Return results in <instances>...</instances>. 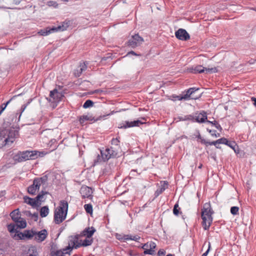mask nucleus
Returning a JSON list of instances; mask_svg holds the SVG:
<instances>
[{"label":"nucleus","instance_id":"obj_47","mask_svg":"<svg viewBox=\"0 0 256 256\" xmlns=\"http://www.w3.org/2000/svg\"><path fill=\"white\" fill-rule=\"evenodd\" d=\"M210 132H212V135L214 136H215V137H219L220 136V134L218 133H217L216 134V131H214L212 132V130H210Z\"/></svg>","mask_w":256,"mask_h":256},{"label":"nucleus","instance_id":"obj_1","mask_svg":"<svg viewBox=\"0 0 256 256\" xmlns=\"http://www.w3.org/2000/svg\"><path fill=\"white\" fill-rule=\"evenodd\" d=\"M18 136V130L14 128L2 130L0 131V148L10 145Z\"/></svg>","mask_w":256,"mask_h":256},{"label":"nucleus","instance_id":"obj_11","mask_svg":"<svg viewBox=\"0 0 256 256\" xmlns=\"http://www.w3.org/2000/svg\"><path fill=\"white\" fill-rule=\"evenodd\" d=\"M156 247V244L153 242H148L145 244L142 248L144 250L145 254L153 255L155 253L154 249Z\"/></svg>","mask_w":256,"mask_h":256},{"label":"nucleus","instance_id":"obj_16","mask_svg":"<svg viewBox=\"0 0 256 256\" xmlns=\"http://www.w3.org/2000/svg\"><path fill=\"white\" fill-rule=\"evenodd\" d=\"M176 38L181 40H187L190 39V36L187 32L183 28H180L175 32Z\"/></svg>","mask_w":256,"mask_h":256},{"label":"nucleus","instance_id":"obj_31","mask_svg":"<svg viewBox=\"0 0 256 256\" xmlns=\"http://www.w3.org/2000/svg\"><path fill=\"white\" fill-rule=\"evenodd\" d=\"M49 212V209L48 206H44L41 208L40 210V216L41 217L44 218L48 216Z\"/></svg>","mask_w":256,"mask_h":256},{"label":"nucleus","instance_id":"obj_48","mask_svg":"<svg viewBox=\"0 0 256 256\" xmlns=\"http://www.w3.org/2000/svg\"><path fill=\"white\" fill-rule=\"evenodd\" d=\"M11 100H12V99L10 100L6 104H2L0 106H2V108H4V109L6 108V107L8 104L10 102Z\"/></svg>","mask_w":256,"mask_h":256},{"label":"nucleus","instance_id":"obj_5","mask_svg":"<svg viewBox=\"0 0 256 256\" xmlns=\"http://www.w3.org/2000/svg\"><path fill=\"white\" fill-rule=\"evenodd\" d=\"M38 152L25 151L20 152L14 156V160L18 162H24L29 159H35L37 158Z\"/></svg>","mask_w":256,"mask_h":256},{"label":"nucleus","instance_id":"obj_24","mask_svg":"<svg viewBox=\"0 0 256 256\" xmlns=\"http://www.w3.org/2000/svg\"><path fill=\"white\" fill-rule=\"evenodd\" d=\"M15 222L16 224V226L18 228H24L26 226V220L20 217L19 218V220H16Z\"/></svg>","mask_w":256,"mask_h":256},{"label":"nucleus","instance_id":"obj_38","mask_svg":"<svg viewBox=\"0 0 256 256\" xmlns=\"http://www.w3.org/2000/svg\"><path fill=\"white\" fill-rule=\"evenodd\" d=\"M48 6H53L54 8H56L58 6V4L55 1H49L48 2Z\"/></svg>","mask_w":256,"mask_h":256},{"label":"nucleus","instance_id":"obj_18","mask_svg":"<svg viewBox=\"0 0 256 256\" xmlns=\"http://www.w3.org/2000/svg\"><path fill=\"white\" fill-rule=\"evenodd\" d=\"M40 180H34L33 184L28 188V192L32 195H34L36 194V192L39 190Z\"/></svg>","mask_w":256,"mask_h":256},{"label":"nucleus","instance_id":"obj_49","mask_svg":"<svg viewBox=\"0 0 256 256\" xmlns=\"http://www.w3.org/2000/svg\"><path fill=\"white\" fill-rule=\"evenodd\" d=\"M173 98H174V100H184V98H182V96H173Z\"/></svg>","mask_w":256,"mask_h":256},{"label":"nucleus","instance_id":"obj_34","mask_svg":"<svg viewBox=\"0 0 256 256\" xmlns=\"http://www.w3.org/2000/svg\"><path fill=\"white\" fill-rule=\"evenodd\" d=\"M94 102L92 100H88L86 101L83 105V107L85 108H90L92 106Z\"/></svg>","mask_w":256,"mask_h":256},{"label":"nucleus","instance_id":"obj_55","mask_svg":"<svg viewBox=\"0 0 256 256\" xmlns=\"http://www.w3.org/2000/svg\"><path fill=\"white\" fill-rule=\"evenodd\" d=\"M207 122H208V123H210L214 125V122H211V121H210V120H208Z\"/></svg>","mask_w":256,"mask_h":256},{"label":"nucleus","instance_id":"obj_50","mask_svg":"<svg viewBox=\"0 0 256 256\" xmlns=\"http://www.w3.org/2000/svg\"><path fill=\"white\" fill-rule=\"evenodd\" d=\"M200 142L202 144H204L206 146L208 145V142L206 141L204 138H202L200 140Z\"/></svg>","mask_w":256,"mask_h":256},{"label":"nucleus","instance_id":"obj_29","mask_svg":"<svg viewBox=\"0 0 256 256\" xmlns=\"http://www.w3.org/2000/svg\"><path fill=\"white\" fill-rule=\"evenodd\" d=\"M10 216L12 219L15 222L16 220H18L20 217L18 213V210H13L10 214Z\"/></svg>","mask_w":256,"mask_h":256},{"label":"nucleus","instance_id":"obj_28","mask_svg":"<svg viewBox=\"0 0 256 256\" xmlns=\"http://www.w3.org/2000/svg\"><path fill=\"white\" fill-rule=\"evenodd\" d=\"M46 192L42 191L36 197V201H37L38 204H40V202L44 200V196L48 194Z\"/></svg>","mask_w":256,"mask_h":256},{"label":"nucleus","instance_id":"obj_39","mask_svg":"<svg viewBox=\"0 0 256 256\" xmlns=\"http://www.w3.org/2000/svg\"><path fill=\"white\" fill-rule=\"evenodd\" d=\"M82 72L80 71V67L78 66L76 70L74 71V74L76 77H79L81 74H82Z\"/></svg>","mask_w":256,"mask_h":256},{"label":"nucleus","instance_id":"obj_17","mask_svg":"<svg viewBox=\"0 0 256 256\" xmlns=\"http://www.w3.org/2000/svg\"><path fill=\"white\" fill-rule=\"evenodd\" d=\"M144 123V122H142L140 120H136L132 122L126 121L122 124V125L120 126L118 128H128L138 126L140 124H143Z\"/></svg>","mask_w":256,"mask_h":256},{"label":"nucleus","instance_id":"obj_58","mask_svg":"<svg viewBox=\"0 0 256 256\" xmlns=\"http://www.w3.org/2000/svg\"><path fill=\"white\" fill-rule=\"evenodd\" d=\"M130 53H131V54H135V52H133V51H132V52H130Z\"/></svg>","mask_w":256,"mask_h":256},{"label":"nucleus","instance_id":"obj_33","mask_svg":"<svg viewBox=\"0 0 256 256\" xmlns=\"http://www.w3.org/2000/svg\"><path fill=\"white\" fill-rule=\"evenodd\" d=\"M88 64V62H80V64L79 66L80 67V71L84 72L85 71L87 68V66Z\"/></svg>","mask_w":256,"mask_h":256},{"label":"nucleus","instance_id":"obj_56","mask_svg":"<svg viewBox=\"0 0 256 256\" xmlns=\"http://www.w3.org/2000/svg\"><path fill=\"white\" fill-rule=\"evenodd\" d=\"M198 138L200 140L202 138L201 137L200 135V134H199V135L198 136Z\"/></svg>","mask_w":256,"mask_h":256},{"label":"nucleus","instance_id":"obj_12","mask_svg":"<svg viewBox=\"0 0 256 256\" xmlns=\"http://www.w3.org/2000/svg\"><path fill=\"white\" fill-rule=\"evenodd\" d=\"M34 240L38 242H42L47 238L48 233L46 229H44L39 232H34Z\"/></svg>","mask_w":256,"mask_h":256},{"label":"nucleus","instance_id":"obj_10","mask_svg":"<svg viewBox=\"0 0 256 256\" xmlns=\"http://www.w3.org/2000/svg\"><path fill=\"white\" fill-rule=\"evenodd\" d=\"M110 152V149L108 148L104 150H100L101 156L98 154L97 160H94V164H96L98 162H100L102 160L105 162L109 160L111 157V154Z\"/></svg>","mask_w":256,"mask_h":256},{"label":"nucleus","instance_id":"obj_14","mask_svg":"<svg viewBox=\"0 0 256 256\" xmlns=\"http://www.w3.org/2000/svg\"><path fill=\"white\" fill-rule=\"evenodd\" d=\"M80 192L82 198H92V190L86 186H82L80 190Z\"/></svg>","mask_w":256,"mask_h":256},{"label":"nucleus","instance_id":"obj_15","mask_svg":"<svg viewBox=\"0 0 256 256\" xmlns=\"http://www.w3.org/2000/svg\"><path fill=\"white\" fill-rule=\"evenodd\" d=\"M116 238L120 240H124V241L128 240H132L136 242H138L140 239V236H132L129 234H116Z\"/></svg>","mask_w":256,"mask_h":256},{"label":"nucleus","instance_id":"obj_54","mask_svg":"<svg viewBox=\"0 0 256 256\" xmlns=\"http://www.w3.org/2000/svg\"><path fill=\"white\" fill-rule=\"evenodd\" d=\"M112 142H113V144H114V143H115L116 142H118V140L117 138H116V140L113 138Z\"/></svg>","mask_w":256,"mask_h":256},{"label":"nucleus","instance_id":"obj_3","mask_svg":"<svg viewBox=\"0 0 256 256\" xmlns=\"http://www.w3.org/2000/svg\"><path fill=\"white\" fill-rule=\"evenodd\" d=\"M214 213L210 202L204 204L202 209L201 216L202 220V224L205 230H208L210 226L213 219L212 215Z\"/></svg>","mask_w":256,"mask_h":256},{"label":"nucleus","instance_id":"obj_25","mask_svg":"<svg viewBox=\"0 0 256 256\" xmlns=\"http://www.w3.org/2000/svg\"><path fill=\"white\" fill-rule=\"evenodd\" d=\"M26 256H38L37 248L34 246H32L28 250Z\"/></svg>","mask_w":256,"mask_h":256},{"label":"nucleus","instance_id":"obj_51","mask_svg":"<svg viewBox=\"0 0 256 256\" xmlns=\"http://www.w3.org/2000/svg\"><path fill=\"white\" fill-rule=\"evenodd\" d=\"M32 217H34L35 218V220H36L38 218V212H34V214H32Z\"/></svg>","mask_w":256,"mask_h":256},{"label":"nucleus","instance_id":"obj_8","mask_svg":"<svg viewBox=\"0 0 256 256\" xmlns=\"http://www.w3.org/2000/svg\"><path fill=\"white\" fill-rule=\"evenodd\" d=\"M144 41V38L140 36L138 34H136L129 39L128 44L131 48H134L142 44Z\"/></svg>","mask_w":256,"mask_h":256},{"label":"nucleus","instance_id":"obj_2","mask_svg":"<svg viewBox=\"0 0 256 256\" xmlns=\"http://www.w3.org/2000/svg\"><path fill=\"white\" fill-rule=\"evenodd\" d=\"M80 235L72 236L68 238L67 250L70 249H76L80 246H87L92 244L93 240L86 237L84 240L80 239Z\"/></svg>","mask_w":256,"mask_h":256},{"label":"nucleus","instance_id":"obj_59","mask_svg":"<svg viewBox=\"0 0 256 256\" xmlns=\"http://www.w3.org/2000/svg\"><path fill=\"white\" fill-rule=\"evenodd\" d=\"M202 167V164H200L199 166H198V168H201Z\"/></svg>","mask_w":256,"mask_h":256},{"label":"nucleus","instance_id":"obj_37","mask_svg":"<svg viewBox=\"0 0 256 256\" xmlns=\"http://www.w3.org/2000/svg\"><path fill=\"white\" fill-rule=\"evenodd\" d=\"M16 225L14 224H10L8 225V228L9 232L11 233L14 232H15V227Z\"/></svg>","mask_w":256,"mask_h":256},{"label":"nucleus","instance_id":"obj_7","mask_svg":"<svg viewBox=\"0 0 256 256\" xmlns=\"http://www.w3.org/2000/svg\"><path fill=\"white\" fill-rule=\"evenodd\" d=\"M198 90V88H190L186 92V94L182 95V98H184V100H187L190 99L197 100L201 96L200 94H196V92Z\"/></svg>","mask_w":256,"mask_h":256},{"label":"nucleus","instance_id":"obj_13","mask_svg":"<svg viewBox=\"0 0 256 256\" xmlns=\"http://www.w3.org/2000/svg\"><path fill=\"white\" fill-rule=\"evenodd\" d=\"M50 101L52 102H57L61 100L64 97L62 92H58L56 89L50 91Z\"/></svg>","mask_w":256,"mask_h":256},{"label":"nucleus","instance_id":"obj_23","mask_svg":"<svg viewBox=\"0 0 256 256\" xmlns=\"http://www.w3.org/2000/svg\"><path fill=\"white\" fill-rule=\"evenodd\" d=\"M69 25L70 22H64L62 24V25L59 26L57 27H52V28L56 29L54 30V32H56L58 31H64L66 30V28L68 27Z\"/></svg>","mask_w":256,"mask_h":256},{"label":"nucleus","instance_id":"obj_41","mask_svg":"<svg viewBox=\"0 0 256 256\" xmlns=\"http://www.w3.org/2000/svg\"><path fill=\"white\" fill-rule=\"evenodd\" d=\"M178 204H176L174 206V208L173 209V212H174V214L176 216H178L179 214V211H178Z\"/></svg>","mask_w":256,"mask_h":256},{"label":"nucleus","instance_id":"obj_4","mask_svg":"<svg viewBox=\"0 0 256 256\" xmlns=\"http://www.w3.org/2000/svg\"><path fill=\"white\" fill-rule=\"evenodd\" d=\"M68 210V203L66 200H61L60 206L54 210V221L56 224L62 223L66 218Z\"/></svg>","mask_w":256,"mask_h":256},{"label":"nucleus","instance_id":"obj_60","mask_svg":"<svg viewBox=\"0 0 256 256\" xmlns=\"http://www.w3.org/2000/svg\"><path fill=\"white\" fill-rule=\"evenodd\" d=\"M114 152H113L112 156H114ZM117 155H118V154H115V156H116Z\"/></svg>","mask_w":256,"mask_h":256},{"label":"nucleus","instance_id":"obj_27","mask_svg":"<svg viewBox=\"0 0 256 256\" xmlns=\"http://www.w3.org/2000/svg\"><path fill=\"white\" fill-rule=\"evenodd\" d=\"M56 29L50 28H47L46 30H41L38 33L42 36H47L50 34L54 32Z\"/></svg>","mask_w":256,"mask_h":256},{"label":"nucleus","instance_id":"obj_52","mask_svg":"<svg viewBox=\"0 0 256 256\" xmlns=\"http://www.w3.org/2000/svg\"><path fill=\"white\" fill-rule=\"evenodd\" d=\"M252 100L254 102V106H256V98L252 97Z\"/></svg>","mask_w":256,"mask_h":256},{"label":"nucleus","instance_id":"obj_32","mask_svg":"<svg viewBox=\"0 0 256 256\" xmlns=\"http://www.w3.org/2000/svg\"><path fill=\"white\" fill-rule=\"evenodd\" d=\"M84 208L87 213L90 214H92V206L91 204H84Z\"/></svg>","mask_w":256,"mask_h":256},{"label":"nucleus","instance_id":"obj_36","mask_svg":"<svg viewBox=\"0 0 256 256\" xmlns=\"http://www.w3.org/2000/svg\"><path fill=\"white\" fill-rule=\"evenodd\" d=\"M238 206H232L230 208V212L233 215H236L238 214Z\"/></svg>","mask_w":256,"mask_h":256},{"label":"nucleus","instance_id":"obj_43","mask_svg":"<svg viewBox=\"0 0 256 256\" xmlns=\"http://www.w3.org/2000/svg\"><path fill=\"white\" fill-rule=\"evenodd\" d=\"M210 242H208V248L207 250L202 254V256H207L210 250Z\"/></svg>","mask_w":256,"mask_h":256},{"label":"nucleus","instance_id":"obj_21","mask_svg":"<svg viewBox=\"0 0 256 256\" xmlns=\"http://www.w3.org/2000/svg\"><path fill=\"white\" fill-rule=\"evenodd\" d=\"M160 186L159 188H158L155 193L156 196H158L160 194H161L168 186V182H167L164 181L162 182H160Z\"/></svg>","mask_w":256,"mask_h":256},{"label":"nucleus","instance_id":"obj_19","mask_svg":"<svg viewBox=\"0 0 256 256\" xmlns=\"http://www.w3.org/2000/svg\"><path fill=\"white\" fill-rule=\"evenodd\" d=\"M195 120L198 122L202 123L205 122L207 120L206 113L202 111L198 114H196L195 116Z\"/></svg>","mask_w":256,"mask_h":256},{"label":"nucleus","instance_id":"obj_45","mask_svg":"<svg viewBox=\"0 0 256 256\" xmlns=\"http://www.w3.org/2000/svg\"><path fill=\"white\" fill-rule=\"evenodd\" d=\"M217 142V140L216 141L212 142H208V145H210V146L214 145L216 146V148H220V147L218 146H217V144H218V142Z\"/></svg>","mask_w":256,"mask_h":256},{"label":"nucleus","instance_id":"obj_26","mask_svg":"<svg viewBox=\"0 0 256 256\" xmlns=\"http://www.w3.org/2000/svg\"><path fill=\"white\" fill-rule=\"evenodd\" d=\"M72 249L68 250L67 246L62 250H58L57 251L54 256H64V254H70L71 251Z\"/></svg>","mask_w":256,"mask_h":256},{"label":"nucleus","instance_id":"obj_57","mask_svg":"<svg viewBox=\"0 0 256 256\" xmlns=\"http://www.w3.org/2000/svg\"><path fill=\"white\" fill-rule=\"evenodd\" d=\"M166 256H173V255L172 254H167Z\"/></svg>","mask_w":256,"mask_h":256},{"label":"nucleus","instance_id":"obj_53","mask_svg":"<svg viewBox=\"0 0 256 256\" xmlns=\"http://www.w3.org/2000/svg\"><path fill=\"white\" fill-rule=\"evenodd\" d=\"M26 215L27 216H32V214L30 212H26Z\"/></svg>","mask_w":256,"mask_h":256},{"label":"nucleus","instance_id":"obj_9","mask_svg":"<svg viewBox=\"0 0 256 256\" xmlns=\"http://www.w3.org/2000/svg\"><path fill=\"white\" fill-rule=\"evenodd\" d=\"M34 231L30 230H25L24 232H20L17 234H15L14 238L16 239L20 240H30L34 238Z\"/></svg>","mask_w":256,"mask_h":256},{"label":"nucleus","instance_id":"obj_22","mask_svg":"<svg viewBox=\"0 0 256 256\" xmlns=\"http://www.w3.org/2000/svg\"><path fill=\"white\" fill-rule=\"evenodd\" d=\"M24 202L32 206H36L38 205L36 198H32L28 196H24Z\"/></svg>","mask_w":256,"mask_h":256},{"label":"nucleus","instance_id":"obj_44","mask_svg":"<svg viewBox=\"0 0 256 256\" xmlns=\"http://www.w3.org/2000/svg\"><path fill=\"white\" fill-rule=\"evenodd\" d=\"M166 254V252L164 250H160L158 252V256H164Z\"/></svg>","mask_w":256,"mask_h":256},{"label":"nucleus","instance_id":"obj_6","mask_svg":"<svg viewBox=\"0 0 256 256\" xmlns=\"http://www.w3.org/2000/svg\"><path fill=\"white\" fill-rule=\"evenodd\" d=\"M193 74L206 72V74L216 73L218 72L216 68H206L201 65H198L190 70Z\"/></svg>","mask_w":256,"mask_h":256},{"label":"nucleus","instance_id":"obj_42","mask_svg":"<svg viewBox=\"0 0 256 256\" xmlns=\"http://www.w3.org/2000/svg\"><path fill=\"white\" fill-rule=\"evenodd\" d=\"M226 145L229 146L232 148L236 152L234 148H235V146H236V143L234 142H230L228 141V144Z\"/></svg>","mask_w":256,"mask_h":256},{"label":"nucleus","instance_id":"obj_35","mask_svg":"<svg viewBox=\"0 0 256 256\" xmlns=\"http://www.w3.org/2000/svg\"><path fill=\"white\" fill-rule=\"evenodd\" d=\"M218 142V144H228V140L224 138H220L217 140V142Z\"/></svg>","mask_w":256,"mask_h":256},{"label":"nucleus","instance_id":"obj_20","mask_svg":"<svg viewBox=\"0 0 256 256\" xmlns=\"http://www.w3.org/2000/svg\"><path fill=\"white\" fill-rule=\"evenodd\" d=\"M96 232V229L94 227H88L86 228L82 232V235L92 238V236Z\"/></svg>","mask_w":256,"mask_h":256},{"label":"nucleus","instance_id":"obj_40","mask_svg":"<svg viewBox=\"0 0 256 256\" xmlns=\"http://www.w3.org/2000/svg\"><path fill=\"white\" fill-rule=\"evenodd\" d=\"M46 176H44V177H42V178H36V179H34V180H40V185L45 182L46 181Z\"/></svg>","mask_w":256,"mask_h":256},{"label":"nucleus","instance_id":"obj_46","mask_svg":"<svg viewBox=\"0 0 256 256\" xmlns=\"http://www.w3.org/2000/svg\"><path fill=\"white\" fill-rule=\"evenodd\" d=\"M214 125L215 126L216 128L218 130H222L221 126L216 120H214Z\"/></svg>","mask_w":256,"mask_h":256},{"label":"nucleus","instance_id":"obj_30","mask_svg":"<svg viewBox=\"0 0 256 256\" xmlns=\"http://www.w3.org/2000/svg\"><path fill=\"white\" fill-rule=\"evenodd\" d=\"M94 120V118L91 116H88V115H84L82 116H81L80 118V122L83 124L84 122L86 120H90L92 121Z\"/></svg>","mask_w":256,"mask_h":256}]
</instances>
